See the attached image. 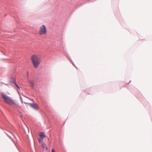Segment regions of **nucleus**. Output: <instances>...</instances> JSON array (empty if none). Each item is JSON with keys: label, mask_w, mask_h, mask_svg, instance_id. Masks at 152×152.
Instances as JSON below:
<instances>
[{"label": "nucleus", "mask_w": 152, "mask_h": 152, "mask_svg": "<svg viewBox=\"0 0 152 152\" xmlns=\"http://www.w3.org/2000/svg\"><path fill=\"white\" fill-rule=\"evenodd\" d=\"M31 60L35 68H37L40 63V58L36 55L31 56Z\"/></svg>", "instance_id": "obj_2"}, {"label": "nucleus", "mask_w": 152, "mask_h": 152, "mask_svg": "<svg viewBox=\"0 0 152 152\" xmlns=\"http://www.w3.org/2000/svg\"><path fill=\"white\" fill-rule=\"evenodd\" d=\"M38 141L40 143L42 142L41 140V139H39Z\"/></svg>", "instance_id": "obj_10"}, {"label": "nucleus", "mask_w": 152, "mask_h": 152, "mask_svg": "<svg viewBox=\"0 0 152 152\" xmlns=\"http://www.w3.org/2000/svg\"><path fill=\"white\" fill-rule=\"evenodd\" d=\"M29 83H30L32 88H33L34 85V82L32 80H29Z\"/></svg>", "instance_id": "obj_6"}, {"label": "nucleus", "mask_w": 152, "mask_h": 152, "mask_svg": "<svg viewBox=\"0 0 152 152\" xmlns=\"http://www.w3.org/2000/svg\"><path fill=\"white\" fill-rule=\"evenodd\" d=\"M15 85L19 89L20 88V87L18 86V85L17 84H15Z\"/></svg>", "instance_id": "obj_8"}, {"label": "nucleus", "mask_w": 152, "mask_h": 152, "mask_svg": "<svg viewBox=\"0 0 152 152\" xmlns=\"http://www.w3.org/2000/svg\"><path fill=\"white\" fill-rule=\"evenodd\" d=\"M42 146V147L44 148V149H45L46 150H48V148L47 147L46 144H45L42 143L41 144Z\"/></svg>", "instance_id": "obj_7"}, {"label": "nucleus", "mask_w": 152, "mask_h": 152, "mask_svg": "<svg viewBox=\"0 0 152 152\" xmlns=\"http://www.w3.org/2000/svg\"><path fill=\"white\" fill-rule=\"evenodd\" d=\"M51 152H55V151L54 149H53L52 150Z\"/></svg>", "instance_id": "obj_9"}, {"label": "nucleus", "mask_w": 152, "mask_h": 152, "mask_svg": "<svg viewBox=\"0 0 152 152\" xmlns=\"http://www.w3.org/2000/svg\"><path fill=\"white\" fill-rule=\"evenodd\" d=\"M29 104L32 108L36 109L38 110L39 109V107L37 104H31V103H29Z\"/></svg>", "instance_id": "obj_4"}, {"label": "nucleus", "mask_w": 152, "mask_h": 152, "mask_svg": "<svg viewBox=\"0 0 152 152\" xmlns=\"http://www.w3.org/2000/svg\"><path fill=\"white\" fill-rule=\"evenodd\" d=\"M25 103H26V104H28L27 103H26V102H25Z\"/></svg>", "instance_id": "obj_11"}, {"label": "nucleus", "mask_w": 152, "mask_h": 152, "mask_svg": "<svg viewBox=\"0 0 152 152\" xmlns=\"http://www.w3.org/2000/svg\"><path fill=\"white\" fill-rule=\"evenodd\" d=\"M39 135L40 137H41L42 139H43L45 137V134L43 132L40 133L39 134Z\"/></svg>", "instance_id": "obj_5"}, {"label": "nucleus", "mask_w": 152, "mask_h": 152, "mask_svg": "<svg viewBox=\"0 0 152 152\" xmlns=\"http://www.w3.org/2000/svg\"><path fill=\"white\" fill-rule=\"evenodd\" d=\"M46 34V28L43 25L40 28L39 31V34L41 35H45Z\"/></svg>", "instance_id": "obj_3"}, {"label": "nucleus", "mask_w": 152, "mask_h": 152, "mask_svg": "<svg viewBox=\"0 0 152 152\" xmlns=\"http://www.w3.org/2000/svg\"><path fill=\"white\" fill-rule=\"evenodd\" d=\"M1 96L5 102L11 105L14 108H17L19 107V106L18 104L11 97L4 94H1Z\"/></svg>", "instance_id": "obj_1"}]
</instances>
